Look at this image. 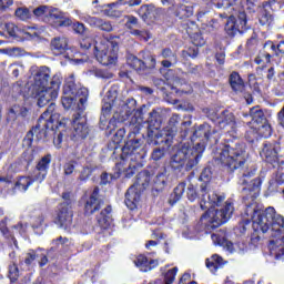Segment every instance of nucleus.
Wrapping results in <instances>:
<instances>
[{"label": "nucleus", "mask_w": 284, "mask_h": 284, "mask_svg": "<svg viewBox=\"0 0 284 284\" xmlns=\"http://www.w3.org/2000/svg\"><path fill=\"white\" fill-rule=\"evenodd\" d=\"M48 10H50V7L43 4V6L36 8L33 10V14H34V17H43V14H45L48 12Z\"/></svg>", "instance_id": "49"}, {"label": "nucleus", "mask_w": 284, "mask_h": 284, "mask_svg": "<svg viewBox=\"0 0 284 284\" xmlns=\"http://www.w3.org/2000/svg\"><path fill=\"white\" fill-rule=\"evenodd\" d=\"M186 196L191 202H194L195 199H199V194L196 193V186H194V184L189 183L186 189Z\"/></svg>", "instance_id": "38"}, {"label": "nucleus", "mask_w": 284, "mask_h": 284, "mask_svg": "<svg viewBox=\"0 0 284 284\" xmlns=\"http://www.w3.org/2000/svg\"><path fill=\"white\" fill-rule=\"evenodd\" d=\"M262 183L263 181L261 180V178H256L251 181V187L248 190H251L252 192H255V194H258V192H261Z\"/></svg>", "instance_id": "43"}, {"label": "nucleus", "mask_w": 284, "mask_h": 284, "mask_svg": "<svg viewBox=\"0 0 284 284\" xmlns=\"http://www.w3.org/2000/svg\"><path fill=\"white\" fill-rule=\"evenodd\" d=\"M9 274L11 278H17L19 276V268L17 267V265L10 266Z\"/></svg>", "instance_id": "64"}, {"label": "nucleus", "mask_w": 284, "mask_h": 284, "mask_svg": "<svg viewBox=\"0 0 284 284\" xmlns=\"http://www.w3.org/2000/svg\"><path fill=\"white\" fill-rule=\"evenodd\" d=\"M178 272H179L178 267H173L172 270H169L168 273L165 274V284L174 283Z\"/></svg>", "instance_id": "40"}, {"label": "nucleus", "mask_w": 284, "mask_h": 284, "mask_svg": "<svg viewBox=\"0 0 284 284\" xmlns=\"http://www.w3.org/2000/svg\"><path fill=\"white\" fill-rule=\"evenodd\" d=\"M254 130H256L257 134L262 135L264 139L272 136V125H270L267 120H265L262 124L254 126Z\"/></svg>", "instance_id": "32"}, {"label": "nucleus", "mask_w": 284, "mask_h": 284, "mask_svg": "<svg viewBox=\"0 0 284 284\" xmlns=\"http://www.w3.org/2000/svg\"><path fill=\"white\" fill-rule=\"evenodd\" d=\"M112 207L106 206L99 215L98 223L102 230H108V227H112Z\"/></svg>", "instance_id": "25"}, {"label": "nucleus", "mask_w": 284, "mask_h": 284, "mask_svg": "<svg viewBox=\"0 0 284 284\" xmlns=\"http://www.w3.org/2000/svg\"><path fill=\"white\" fill-rule=\"evenodd\" d=\"M246 34H251L252 37H263L265 31H261V28L258 27L251 28L246 26Z\"/></svg>", "instance_id": "46"}, {"label": "nucleus", "mask_w": 284, "mask_h": 284, "mask_svg": "<svg viewBox=\"0 0 284 284\" xmlns=\"http://www.w3.org/2000/svg\"><path fill=\"white\" fill-rule=\"evenodd\" d=\"M248 115L252 120L251 123H252L253 128H256V126L261 125L262 123H265V121H267V119H265V113H263V110H261V108H258V106L252 108L250 110Z\"/></svg>", "instance_id": "26"}, {"label": "nucleus", "mask_w": 284, "mask_h": 284, "mask_svg": "<svg viewBox=\"0 0 284 284\" xmlns=\"http://www.w3.org/2000/svg\"><path fill=\"white\" fill-rule=\"evenodd\" d=\"M7 30L9 37H17V33L19 32V27L14 26L13 23H9L7 24Z\"/></svg>", "instance_id": "58"}, {"label": "nucleus", "mask_w": 284, "mask_h": 284, "mask_svg": "<svg viewBox=\"0 0 284 284\" xmlns=\"http://www.w3.org/2000/svg\"><path fill=\"white\" fill-rule=\"evenodd\" d=\"M165 152L162 149H155L152 153V160L153 161H160V159H163Z\"/></svg>", "instance_id": "61"}, {"label": "nucleus", "mask_w": 284, "mask_h": 284, "mask_svg": "<svg viewBox=\"0 0 284 284\" xmlns=\"http://www.w3.org/2000/svg\"><path fill=\"white\" fill-rule=\"evenodd\" d=\"M224 265L225 261H223V257L216 254L206 260V267H209L213 274L216 272V270L223 267Z\"/></svg>", "instance_id": "28"}, {"label": "nucleus", "mask_w": 284, "mask_h": 284, "mask_svg": "<svg viewBox=\"0 0 284 284\" xmlns=\"http://www.w3.org/2000/svg\"><path fill=\"white\" fill-rule=\"evenodd\" d=\"M72 128L73 141H83V139H88L90 128L88 126V119L85 115L81 114V112L73 115Z\"/></svg>", "instance_id": "11"}, {"label": "nucleus", "mask_w": 284, "mask_h": 284, "mask_svg": "<svg viewBox=\"0 0 284 284\" xmlns=\"http://www.w3.org/2000/svg\"><path fill=\"white\" fill-rule=\"evenodd\" d=\"M212 241L216 243V245H221L222 247H225L227 252H234V244L231 241H227L225 237L219 236V234L212 235Z\"/></svg>", "instance_id": "31"}, {"label": "nucleus", "mask_w": 284, "mask_h": 284, "mask_svg": "<svg viewBox=\"0 0 284 284\" xmlns=\"http://www.w3.org/2000/svg\"><path fill=\"white\" fill-rule=\"evenodd\" d=\"M200 192L202 194L200 206L202 210H207V212L201 217V223L203 225L214 229L223 225V223H227L229 219H232V214H234V205L231 202H225L224 207L220 211L212 209L219 207L221 202L225 201V196L216 193H210L207 199H205V194H207V184L205 183L201 185Z\"/></svg>", "instance_id": "1"}, {"label": "nucleus", "mask_w": 284, "mask_h": 284, "mask_svg": "<svg viewBox=\"0 0 284 284\" xmlns=\"http://www.w3.org/2000/svg\"><path fill=\"white\" fill-rule=\"evenodd\" d=\"M176 17H180V19H187L192 17V11H190V7L182 6L178 10Z\"/></svg>", "instance_id": "41"}, {"label": "nucleus", "mask_w": 284, "mask_h": 284, "mask_svg": "<svg viewBox=\"0 0 284 284\" xmlns=\"http://www.w3.org/2000/svg\"><path fill=\"white\" fill-rule=\"evenodd\" d=\"M274 6H276V0H267L262 3V10L258 18L261 26H272L274 16H272L268 10H274Z\"/></svg>", "instance_id": "21"}, {"label": "nucleus", "mask_w": 284, "mask_h": 284, "mask_svg": "<svg viewBox=\"0 0 284 284\" xmlns=\"http://www.w3.org/2000/svg\"><path fill=\"white\" fill-rule=\"evenodd\" d=\"M37 260V253L34 251L29 252L24 258L26 265H32V263Z\"/></svg>", "instance_id": "59"}, {"label": "nucleus", "mask_w": 284, "mask_h": 284, "mask_svg": "<svg viewBox=\"0 0 284 284\" xmlns=\"http://www.w3.org/2000/svg\"><path fill=\"white\" fill-rule=\"evenodd\" d=\"M179 121H181L179 114H173L170 118L169 126L164 131L155 134V139H158L155 141V145H159L161 143H170V139H172V136L176 134V124L179 123Z\"/></svg>", "instance_id": "15"}, {"label": "nucleus", "mask_w": 284, "mask_h": 284, "mask_svg": "<svg viewBox=\"0 0 284 284\" xmlns=\"http://www.w3.org/2000/svg\"><path fill=\"white\" fill-rule=\"evenodd\" d=\"M9 116L10 119H17V116H28V108L16 104L9 110Z\"/></svg>", "instance_id": "34"}, {"label": "nucleus", "mask_w": 284, "mask_h": 284, "mask_svg": "<svg viewBox=\"0 0 284 284\" xmlns=\"http://www.w3.org/2000/svg\"><path fill=\"white\" fill-rule=\"evenodd\" d=\"M247 212H251V214L253 212L251 219L254 232L268 234L271 239H280L281 234H283L284 216L276 213V209L268 206L265 212L247 209Z\"/></svg>", "instance_id": "3"}, {"label": "nucleus", "mask_w": 284, "mask_h": 284, "mask_svg": "<svg viewBox=\"0 0 284 284\" xmlns=\"http://www.w3.org/2000/svg\"><path fill=\"white\" fill-rule=\"evenodd\" d=\"M50 163H52V155L47 154L38 162L36 170L33 172V181L43 183L45 176H48V170H50Z\"/></svg>", "instance_id": "17"}, {"label": "nucleus", "mask_w": 284, "mask_h": 284, "mask_svg": "<svg viewBox=\"0 0 284 284\" xmlns=\"http://www.w3.org/2000/svg\"><path fill=\"white\" fill-rule=\"evenodd\" d=\"M80 45L84 50H89V48H92V38L85 37L80 40Z\"/></svg>", "instance_id": "54"}, {"label": "nucleus", "mask_w": 284, "mask_h": 284, "mask_svg": "<svg viewBox=\"0 0 284 284\" xmlns=\"http://www.w3.org/2000/svg\"><path fill=\"white\" fill-rule=\"evenodd\" d=\"M51 50L53 54H63L64 50H68V40L64 37L54 38L51 41Z\"/></svg>", "instance_id": "27"}, {"label": "nucleus", "mask_w": 284, "mask_h": 284, "mask_svg": "<svg viewBox=\"0 0 284 284\" xmlns=\"http://www.w3.org/2000/svg\"><path fill=\"white\" fill-rule=\"evenodd\" d=\"M87 23H89V26H91V28H99V26L101 24V18L88 17Z\"/></svg>", "instance_id": "52"}, {"label": "nucleus", "mask_w": 284, "mask_h": 284, "mask_svg": "<svg viewBox=\"0 0 284 284\" xmlns=\"http://www.w3.org/2000/svg\"><path fill=\"white\" fill-rule=\"evenodd\" d=\"M63 94H75L79 99L78 110L83 112L85 110V103H88V89L77 87L74 83V74H71L64 84ZM82 97V98H81Z\"/></svg>", "instance_id": "10"}, {"label": "nucleus", "mask_w": 284, "mask_h": 284, "mask_svg": "<svg viewBox=\"0 0 284 284\" xmlns=\"http://www.w3.org/2000/svg\"><path fill=\"white\" fill-rule=\"evenodd\" d=\"M10 70L13 74V77H19V74H23L26 72V67H23L22 63H16L10 65Z\"/></svg>", "instance_id": "39"}, {"label": "nucleus", "mask_w": 284, "mask_h": 284, "mask_svg": "<svg viewBox=\"0 0 284 284\" xmlns=\"http://www.w3.org/2000/svg\"><path fill=\"white\" fill-rule=\"evenodd\" d=\"M183 192H185V183L181 182L173 191V193L170 195L169 203L170 205H174L175 203H179L183 196Z\"/></svg>", "instance_id": "29"}, {"label": "nucleus", "mask_w": 284, "mask_h": 284, "mask_svg": "<svg viewBox=\"0 0 284 284\" xmlns=\"http://www.w3.org/2000/svg\"><path fill=\"white\" fill-rule=\"evenodd\" d=\"M194 136L210 139L212 136V126L210 124H202L194 132Z\"/></svg>", "instance_id": "35"}, {"label": "nucleus", "mask_w": 284, "mask_h": 284, "mask_svg": "<svg viewBox=\"0 0 284 284\" xmlns=\"http://www.w3.org/2000/svg\"><path fill=\"white\" fill-rule=\"evenodd\" d=\"M136 267H139V270L141 272H150V270H152V263H154V261H148V257H145L144 255H139L136 257V260L134 261Z\"/></svg>", "instance_id": "30"}, {"label": "nucleus", "mask_w": 284, "mask_h": 284, "mask_svg": "<svg viewBox=\"0 0 284 284\" xmlns=\"http://www.w3.org/2000/svg\"><path fill=\"white\" fill-rule=\"evenodd\" d=\"M13 230H16L18 234H26V230H28V223L20 222L13 226Z\"/></svg>", "instance_id": "57"}, {"label": "nucleus", "mask_w": 284, "mask_h": 284, "mask_svg": "<svg viewBox=\"0 0 284 284\" xmlns=\"http://www.w3.org/2000/svg\"><path fill=\"white\" fill-rule=\"evenodd\" d=\"M221 28L219 20L212 19L207 24H202L201 29L194 22L185 24V32L187 37H203L204 34H212L215 30Z\"/></svg>", "instance_id": "13"}, {"label": "nucleus", "mask_w": 284, "mask_h": 284, "mask_svg": "<svg viewBox=\"0 0 284 284\" xmlns=\"http://www.w3.org/2000/svg\"><path fill=\"white\" fill-rule=\"evenodd\" d=\"M162 57L164 59H171V61H173V63H176V55L170 49H164L162 51Z\"/></svg>", "instance_id": "53"}, {"label": "nucleus", "mask_w": 284, "mask_h": 284, "mask_svg": "<svg viewBox=\"0 0 284 284\" xmlns=\"http://www.w3.org/2000/svg\"><path fill=\"white\" fill-rule=\"evenodd\" d=\"M14 3V0H0V11L3 12Z\"/></svg>", "instance_id": "63"}, {"label": "nucleus", "mask_w": 284, "mask_h": 284, "mask_svg": "<svg viewBox=\"0 0 284 284\" xmlns=\"http://www.w3.org/2000/svg\"><path fill=\"white\" fill-rule=\"evenodd\" d=\"M14 14L20 21H30L32 19V12L26 7H20L14 11Z\"/></svg>", "instance_id": "36"}, {"label": "nucleus", "mask_w": 284, "mask_h": 284, "mask_svg": "<svg viewBox=\"0 0 284 284\" xmlns=\"http://www.w3.org/2000/svg\"><path fill=\"white\" fill-rule=\"evenodd\" d=\"M83 98V95H81L80 98L77 97V94H64L62 97V105L64 108V110H70V108H72V105H74V103H77V101L79 102V99Z\"/></svg>", "instance_id": "33"}, {"label": "nucleus", "mask_w": 284, "mask_h": 284, "mask_svg": "<svg viewBox=\"0 0 284 284\" xmlns=\"http://www.w3.org/2000/svg\"><path fill=\"white\" fill-rule=\"evenodd\" d=\"M71 26L75 34H85V30H88L82 22H74Z\"/></svg>", "instance_id": "44"}, {"label": "nucleus", "mask_w": 284, "mask_h": 284, "mask_svg": "<svg viewBox=\"0 0 284 284\" xmlns=\"http://www.w3.org/2000/svg\"><path fill=\"white\" fill-rule=\"evenodd\" d=\"M220 17L226 19L224 32L227 37L247 33V13L244 9L237 11V19L234 14L227 16L226 13H221Z\"/></svg>", "instance_id": "8"}, {"label": "nucleus", "mask_w": 284, "mask_h": 284, "mask_svg": "<svg viewBox=\"0 0 284 284\" xmlns=\"http://www.w3.org/2000/svg\"><path fill=\"white\" fill-rule=\"evenodd\" d=\"M126 23H125V27L129 29V30H132V26H136L139 23V19L134 16H126Z\"/></svg>", "instance_id": "55"}, {"label": "nucleus", "mask_w": 284, "mask_h": 284, "mask_svg": "<svg viewBox=\"0 0 284 284\" xmlns=\"http://www.w3.org/2000/svg\"><path fill=\"white\" fill-rule=\"evenodd\" d=\"M49 18L52 21L53 28H70V26H72V19L65 18L63 12L59 11L57 8L49 10Z\"/></svg>", "instance_id": "20"}, {"label": "nucleus", "mask_w": 284, "mask_h": 284, "mask_svg": "<svg viewBox=\"0 0 284 284\" xmlns=\"http://www.w3.org/2000/svg\"><path fill=\"white\" fill-rule=\"evenodd\" d=\"M138 14L146 23H154V21H159V19L165 16V9L155 8L152 4H144L140 7Z\"/></svg>", "instance_id": "14"}, {"label": "nucleus", "mask_w": 284, "mask_h": 284, "mask_svg": "<svg viewBox=\"0 0 284 284\" xmlns=\"http://www.w3.org/2000/svg\"><path fill=\"white\" fill-rule=\"evenodd\" d=\"M126 148H128L131 152H136V150H139V148H141V140H140V139L129 140V141L126 142Z\"/></svg>", "instance_id": "42"}, {"label": "nucleus", "mask_w": 284, "mask_h": 284, "mask_svg": "<svg viewBox=\"0 0 284 284\" xmlns=\"http://www.w3.org/2000/svg\"><path fill=\"white\" fill-rule=\"evenodd\" d=\"M217 125L220 130H224V132L233 139L239 138V130L236 129V118H234V113L223 111L217 118Z\"/></svg>", "instance_id": "12"}, {"label": "nucleus", "mask_w": 284, "mask_h": 284, "mask_svg": "<svg viewBox=\"0 0 284 284\" xmlns=\"http://www.w3.org/2000/svg\"><path fill=\"white\" fill-rule=\"evenodd\" d=\"M203 152H205V145L202 143H197L193 148H190V144H183L171 158L170 166L172 170H181L185 165L186 170H192L199 165Z\"/></svg>", "instance_id": "5"}, {"label": "nucleus", "mask_w": 284, "mask_h": 284, "mask_svg": "<svg viewBox=\"0 0 284 284\" xmlns=\"http://www.w3.org/2000/svg\"><path fill=\"white\" fill-rule=\"evenodd\" d=\"M229 81H230L232 91L236 92V94H243V97L248 105L254 101L252 99L251 94L245 93V82H243V79L241 78V75L239 73L232 72Z\"/></svg>", "instance_id": "16"}, {"label": "nucleus", "mask_w": 284, "mask_h": 284, "mask_svg": "<svg viewBox=\"0 0 284 284\" xmlns=\"http://www.w3.org/2000/svg\"><path fill=\"white\" fill-rule=\"evenodd\" d=\"M191 41L193 44H195L197 48L205 45V38L204 37H192Z\"/></svg>", "instance_id": "62"}, {"label": "nucleus", "mask_w": 284, "mask_h": 284, "mask_svg": "<svg viewBox=\"0 0 284 284\" xmlns=\"http://www.w3.org/2000/svg\"><path fill=\"white\" fill-rule=\"evenodd\" d=\"M92 170H94V168H92L90 164H87L81 172L80 179L85 181V179L92 174Z\"/></svg>", "instance_id": "48"}, {"label": "nucleus", "mask_w": 284, "mask_h": 284, "mask_svg": "<svg viewBox=\"0 0 284 284\" xmlns=\"http://www.w3.org/2000/svg\"><path fill=\"white\" fill-rule=\"evenodd\" d=\"M54 103L51 102L48 110L40 116L38 120V124L27 134V139L32 141V136H37V139H48L49 132H54V130H59V128H65V123L68 120L61 114L53 112Z\"/></svg>", "instance_id": "4"}, {"label": "nucleus", "mask_w": 284, "mask_h": 284, "mask_svg": "<svg viewBox=\"0 0 284 284\" xmlns=\"http://www.w3.org/2000/svg\"><path fill=\"white\" fill-rule=\"evenodd\" d=\"M95 59L108 68L116 65L119 61V43H116L112 38H98L94 45Z\"/></svg>", "instance_id": "7"}, {"label": "nucleus", "mask_w": 284, "mask_h": 284, "mask_svg": "<svg viewBox=\"0 0 284 284\" xmlns=\"http://www.w3.org/2000/svg\"><path fill=\"white\" fill-rule=\"evenodd\" d=\"M254 174H256V170L255 169H253V171H244L243 172V176H242V179H241V183L243 184V185H246V183H250V178L251 176H254Z\"/></svg>", "instance_id": "50"}, {"label": "nucleus", "mask_w": 284, "mask_h": 284, "mask_svg": "<svg viewBox=\"0 0 284 284\" xmlns=\"http://www.w3.org/2000/svg\"><path fill=\"white\" fill-rule=\"evenodd\" d=\"M261 156L267 161V163H274L278 161V144L265 143Z\"/></svg>", "instance_id": "23"}, {"label": "nucleus", "mask_w": 284, "mask_h": 284, "mask_svg": "<svg viewBox=\"0 0 284 284\" xmlns=\"http://www.w3.org/2000/svg\"><path fill=\"white\" fill-rule=\"evenodd\" d=\"M144 61H141L139 58L134 55H129L126 63L130 65V68H133V70H136V72H141L145 68V64L149 65V68H154L156 65V58L153 55H148L144 58Z\"/></svg>", "instance_id": "19"}, {"label": "nucleus", "mask_w": 284, "mask_h": 284, "mask_svg": "<svg viewBox=\"0 0 284 284\" xmlns=\"http://www.w3.org/2000/svg\"><path fill=\"white\" fill-rule=\"evenodd\" d=\"M77 169V162L75 161H71L64 164L63 170H64V174L67 176H69L70 174H72L74 172V170Z\"/></svg>", "instance_id": "47"}, {"label": "nucleus", "mask_w": 284, "mask_h": 284, "mask_svg": "<svg viewBox=\"0 0 284 284\" xmlns=\"http://www.w3.org/2000/svg\"><path fill=\"white\" fill-rule=\"evenodd\" d=\"M29 185H32V179L28 176L20 178L16 183V187L20 190V192H27Z\"/></svg>", "instance_id": "37"}, {"label": "nucleus", "mask_w": 284, "mask_h": 284, "mask_svg": "<svg viewBox=\"0 0 284 284\" xmlns=\"http://www.w3.org/2000/svg\"><path fill=\"white\" fill-rule=\"evenodd\" d=\"M150 172L142 171L138 174L136 182L129 187L125 194V205L129 210H135L141 201V191L150 185Z\"/></svg>", "instance_id": "9"}, {"label": "nucleus", "mask_w": 284, "mask_h": 284, "mask_svg": "<svg viewBox=\"0 0 284 284\" xmlns=\"http://www.w3.org/2000/svg\"><path fill=\"white\" fill-rule=\"evenodd\" d=\"M106 8L109 9H104V14L106 17H116V11H114L112 8L116 7V3H109V4H105Z\"/></svg>", "instance_id": "56"}, {"label": "nucleus", "mask_w": 284, "mask_h": 284, "mask_svg": "<svg viewBox=\"0 0 284 284\" xmlns=\"http://www.w3.org/2000/svg\"><path fill=\"white\" fill-rule=\"evenodd\" d=\"M246 160L247 151L245 150V143H241L239 140L225 144L220 153L222 165L229 168L231 172H234V170H243Z\"/></svg>", "instance_id": "6"}, {"label": "nucleus", "mask_w": 284, "mask_h": 284, "mask_svg": "<svg viewBox=\"0 0 284 284\" xmlns=\"http://www.w3.org/2000/svg\"><path fill=\"white\" fill-rule=\"evenodd\" d=\"M50 73V68L40 67L33 75L31 90L33 97L38 99L39 108H45L48 103L54 101L59 97V90H61V75H53L50 83H48Z\"/></svg>", "instance_id": "2"}, {"label": "nucleus", "mask_w": 284, "mask_h": 284, "mask_svg": "<svg viewBox=\"0 0 284 284\" xmlns=\"http://www.w3.org/2000/svg\"><path fill=\"white\" fill-rule=\"evenodd\" d=\"M102 204H103V201L99 199V187H95L91 196L85 203V206H84L85 214H94V212H98V210H101Z\"/></svg>", "instance_id": "22"}, {"label": "nucleus", "mask_w": 284, "mask_h": 284, "mask_svg": "<svg viewBox=\"0 0 284 284\" xmlns=\"http://www.w3.org/2000/svg\"><path fill=\"white\" fill-rule=\"evenodd\" d=\"M98 29L102 30V32H112L113 27L110 21H105V20L101 19Z\"/></svg>", "instance_id": "45"}, {"label": "nucleus", "mask_w": 284, "mask_h": 284, "mask_svg": "<svg viewBox=\"0 0 284 284\" xmlns=\"http://www.w3.org/2000/svg\"><path fill=\"white\" fill-rule=\"evenodd\" d=\"M268 250L271 252V256H274L277 261H281L284 256V236L273 237V240L268 243Z\"/></svg>", "instance_id": "24"}, {"label": "nucleus", "mask_w": 284, "mask_h": 284, "mask_svg": "<svg viewBox=\"0 0 284 284\" xmlns=\"http://www.w3.org/2000/svg\"><path fill=\"white\" fill-rule=\"evenodd\" d=\"M72 209L68 204H61L58 213V224L63 230L72 227Z\"/></svg>", "instance_id": "18"}, {"label": "nucleus", "mask_w": 284, "mask_h": 284, "mask_svg": "<svg viewBox=\"0 0 284 284\" xmlns=\"http://www.w3.org/2000/svg\"><path fill=\"white\" fill-rule=\"evenodd\" d=\"M236 1H239V0H233V1L232 0H222V6H224V8H227V9L231 8V10L236 11L239 8V4H236Z\"/></svg>", "instance_id": "51"}, {"label": "nucleus", "mask_w": 284, "mask_h": 284, "mask_svg": "<svg viewBox=\"0 0 284 284\" xmlns=\"http://www.w3.org/2000/svg\"><path fill=\"white\" fill-rule=\"evenodd\" d=\"M132 106L130 108V105L128 103L122 105V112H125L126 116H130V114H132V112H134V105H135V101H132Z\"/></svg>", "instance_id": "60"}]
</instances>
